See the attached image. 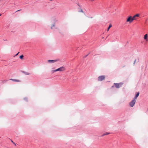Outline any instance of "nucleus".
Listing matches in <instances>:
<instances>
[{"label":"nucleus","instance_id":"17","mask_svg":"<svg viewBox=\"0 0 148 148\" xmlns=\"http://www.w3.org/2000/svg\"><path fill=\"white\" fill-rule=\"evenodd\" d=\"M136 60H134V64L135 63H136Z\"/></svg>","mask_w":148,"mask_h":148},{"label":"nucleus","instance_id":"8","mask_svg":"<svg viewBox=\"0 0 148 148\" xmlns=\"http://www.w3.org/2000/svg\"><path fill=\"white\" fill-rule=\"evenodd\" d=\"M10 80L14 81V82H19L20 81L19 80L15 79H11Z\"/></svg>","mask_w":148,"mask_h":148},{"label":"nucleus","instance_id":"3","mask_svg":"<svg viewBox=\"0 0 148 148\" xmlns=\"http://www.w3.org/2000/svg\"><path fill=\"white\" fill-rule=\"evenodd\" d=\"M65 68L64 66H62L60 67L58 69H57V71H65Z\"/></svg>","mask_w":148,"mask_h":148},{"label":"nucleus","instance_id":"18","mask_svg":"<svg viewBox=\"0 0 148 148\" xmlns=\"http://www.w3.org/2000/svg\"><path fill=\"white\" fill-rule=\"evenodd\" d=\"M26 75H29V73H26Z\"/></svg>","mask_w":148,"mask_h":148},{"label":"nucleus","instance_id":"22","mask_svg":"<svg viewBox=\"0 0 148 148\" xmlns=\"http://www.w3.org/2000/svg\"><path fill=\"white\" fill-rule=\"evenodd\" d=\"M1 14H0V16H1Z\"/></svg>","mask_w":148,"mask_h":148},{"label":"nucleus","instance_id":"15","mask_svg":"<svg viewBox=\"0 0 148 148\" xmlns=\"http://www.w3.org/2000/svg\"><path fill=\"white\" fill-rule=\"evenodd\" d=\"M11 140V142L13 144H14L15 145H16L15 143L13 142V141L12 140Z\"/></svg>","mask_w":148,"mask_h":148},{"label":"nucleus","instance_id":"23","mask_svg":"<svg viewBox=\"0 0 148 148\" xmlns=\"http://www.w3.org/2000/svg\"><path fill=\"white\" fill-rule=\"evenodd\" d=\"M51 29H52V27H51Z\"/></svg>","mask_w":148,"mask_h":148},{"label":"nucleus","instance_id":"4","mask_svg":"<svg viewBox=\"0 0 148 148\" xmlns=\"http://www.w3.org/2000/svg\"><path fill=\"white\" fill-rule=\"evenodd\" d=\"M114 84L115 86V87L116 88H119L121 87L122 84L121 83H114Z\"/></svg>","mask_w":148,"mask_h":148},{"label":"nucleus","instance_id":"21","mask_svg":"<svg viewBox=\"0 0 148 148\" xmlns=\"http://www.w3.org/2000/svg\"><path fill=\"white\" fill-rule=\"evenodd\" d=\"M19 10H17L16 12H18V11H19Z\"/></svg>","mask_w":148,"mask_h":148},{"label":"nucleus","instance_id":"6","mask_svg":"<svg viewBox=\"0 0 148 148\" xmlns=\"http://www.w3.org/2000/svg\"><path fill=\"white\" fill-rule=\"evenodd\" d=\"M57 60H49L48 62L49 63H53L57 62Z\"/></svg>","mask_w":148,"mask_h":148},{"label":"nucleus","instance_id":"20","mask_svg":"<svg viewBox=\"0 0 148 148\" xmlns=\"http://www.w3.org/2000/svg\"><path fill=\"white\" fill-rule=\"evenodd\" d=\"M19 53V52H18L17 53V54H16V55H17Z\"/></svg>","mask_w":148,"mask_h":148},{"label":"nucleus","instance_id":"13","mask_svg":"<svg viewBox=\"0 0 148 148\" xmlns=\"http://www.w3.org/2000/svg\"><path fill=\"white\" fill-rule=\"evenodd\" d=\"M110 134V133H104L103 135H102V136H104V135H107V134Z\"/></svg>","mask_w":148,"mask_h":148},{"label":"nucleus","instance_id":"16","mask_svg":"<svg viewBox=\"0 0 148 148\" xmlns=\"http://www.w3.org/2000/svg\"><path fill=\"white\" fill-rule=\"evenodd\" d=\"M102 80L104 79L105 78V77L104 76H102Z\"/></svg>","mask_w":148,"mask_h":148},{"label":"nucleus","instance_id":"2","mask_svg":"<svg viewBox=\"0 0 148 148\" xmlns=\"http://www.w3.org/2000/svg\"><path fill=\"white\" fill-rule=\"evenodd\" d=\"M136 102V100L134 99L130 103L129 105L130 107H133L134 106Z\"/></svg>","mask_w":148,"mask_h":148},{"label":"nucleus","instance_id":"10","mask_svg":"<svg viewBox=\"0 0 148 148\" xmlns=\"http://www.w3.org/2000/svg\"><path fill=\"white\" fill-rule=\"evenodd\" d=\"M147 34H145L144 37V38L145 40H147Z\"/></svg>","mask_w":148,"mask_h":148},{"label":"nucleus","instance_id":"1","mask_svg":"<svg viewBox=\"0 0 148 148\" xmlns=\"http://www.w3.org/2000/svg\"><path fill=\"white\" fill-rule=\"evenodd\" d=\"M133 20H134L132 16H129L127 18L126 22H129V23H130L132 22Z\"/></svg>","mask_w":148,"mask_h":148},{"label":"nucleus","instance_id":"19","mask_svg":"<svg viewBox=\"0 0 148 148\" xmlns=\"http://www.w3.org/2000/svg\"><path fill=\"white\" fill-rule=\"evenodd\" d=\"M55 25H54V24H53V25H52V27H55Z\"/></svg>","mask_w":148,"mask_h":148},{"label":"nucleus","instance_id":"7","mask_svg":"<svg viewBox=\"0 0 148 148\" xmlns=\"http://www.w3.org/2000/svg\"><path fill=\"white\" fill-rule=\"evenodd\" d=\"M139 92H138L137 93V94L136 95V96L134 97V99H135L136 100V99L137 98L138 96L139 95Z\"/></svg>","mask_w":148,"mask_h":148},{"label":"nucleus","instance_id":"14","mask_svg":"<svg viewBox=\"0 0 148 148\" xmlns=\"http://www.w3.org/2000/svg\"><path fill=\"white\" fill-rule=\"evenodd\" d=\"M56 71H57V69H56V70H53L52 71V72L53 73H54Z\"/></svg>","mask_w":148,"mask_h":148},{"label":"nucleus","instance_id":"5","mask_svg":"<svg viewBox=\"0 0 148 148\" xmlns=\"http://www.w3.org/2000/svg\"><path fill=\"white\" fill-rule=\"evenodd\" d=\"M140 15L139 14H137L135 15L132 17L134 20H136L137 19V17H139Z\"/></svg>","mask_w":148,"mask_h":148},{"label":"nucleus","instance_id":"11","mask_svg":"<svg viewBox=\"0 0 148 148\" xmlns=\"http://www.w3.org/2000/svg\"><path fill=\"white\" fill-rule=\"evenodd\" d=\"M112 25L111 24H110L109 25V27H108V31L111 28V27H112Z\"/></svg>","mask_w":148,"mask_h":148},{"label":"nucleus","instance_id":"12","mask_svg":"<svg viewBox=\"0 0 148 148\" xmlns=\"http://www.w3.org/2000/svg\"><path fill=\"white\" fill-rule=\"evenodd\" d=\"M20 58L21 59H22L23 57V55H22L20 56Z\"/></svg>","mask_w":148,"mask_h":148},{"label":"nucleus","instance_id":"24","mask_svg":"<svg viewBox=\"0 0 148 148\" xmlns=\"http://www.w3.org/2000/svg\"><path fill=\"white\" fill-rule=\"evenodd\" d=\"M146 40L148 41V40L147 39Z\"/></svg>","mask_w":148,"mask_h":148},{"label":"nucleus","instance_id":"9","mask_svg":"<svg viewBox=\"0 0 148 148\" xmlns=\"http://www.w3.org/2000/svg\"><path fill=\"white\" fill-rule=\"evenodd\" d=\"M98 81H102V76H100L98 77Z\"/></svg>","mask_w":148,"mask_h":148}]
</instances>
